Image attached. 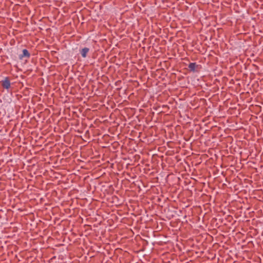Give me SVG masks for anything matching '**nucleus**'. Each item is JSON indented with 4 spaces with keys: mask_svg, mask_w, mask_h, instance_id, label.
<instances>
[{
    "mask_svg": "<svg viewBox=\"0 0 263 263\" xmlns=\"http://www.w3.org/2000/svg\"><path fill=\"white\" fill-rule=\"evenodd\" d=\"M89 51V48L88 47H84L80 50V52L81 56L83 58H85L87 57V54Z\"/></svg>",
    "mask_w": 263,
    "mask_h": 263,
    "instance_id": "20e7f679",
    "label": "nucleus"
},
{
    "mask_svg": "<svg viewBox=\"0 0 263 263\" xmlns=\"http://www.w3.org/2000/svg\"><path fill=\"white\" fill-rule=\"evenodd\" d=\"M2 86L4 88L8 89L10 87L11 83L9 77H7L4 78V80L2 81Z\"/></svg>",
    "mask_w": 263,
    "mask_h": 263,
    "instance_id": "f257e3e1",
    "label": "nucleus"
},
{
    "mask_svg": "<svg viewBox=\"0 0 263 263\" xmlns=\"http://www.w3.org/2000/svg\"><path fill=\"white\" fill-rule=\"evenodd\" d=\"M199 65H197L196 63H191L188 66L190 71L192 72L197 71V69L198 68Z\"/></svg>",
    "mask_w": 263,
    "mask_h": 263,
    "instance_id": "f03ea898",
    "label": "nucleus"
},
{
    "mask_svg": "<svg viewBox=\"0 0 263 263\" xmlns=\"http://www.w3.org/2000/svg\"><path fill=\"white\" fill-rule=\"evenodd\" d=\"M30 57V54L28 51L27 49H24L23 50V53L22 54H20L19 55L20 59L22 60L23 59V58L26 57L27 58H29Z\"/></svg>",
    "mask_w": 263,
    "mask_h": 263,
    "instance_id": "7ed1b4c3",
    "label": "nucleus"
}]
</instances>
